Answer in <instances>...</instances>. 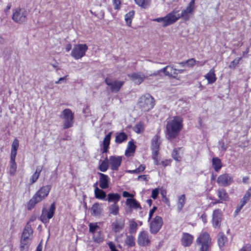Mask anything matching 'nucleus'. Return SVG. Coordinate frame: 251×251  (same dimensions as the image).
Wrapping results in <instances>:
<instances>
[{
  "instance_id": "53",
  "label": "nucleus",
  "mask_w": 251,
  "mask_h": 251,
  "mask_svg": "<svg viewBox=\"0 0 251 251\" xmlns=\"http://www.w3.org/2000/svg\"><path fill=\"white\" fill-rule=\"evenodd\" d=\"M196 60L194 58H191L186 61L187 66L191 67L194 66L196 64Z\"/></svg>"
},
{
  "instance_id": "42",
  "label": "nucleus",
  "mask_w": 251,
  "mask_h": 251,
  "mask_svg": "<svg viewBox=\"0 0 251 251\" xmlns=\"http://www.w3.org/2000/svg\"><path fill=\"white\" fill-rule=\"evenodd\" d=\"M135 150V146L132 141H129L128 143L127 148L125 152V155L126 156H129V153H133L134 152Z\"/></svg>"
},
{
  "instance_id": "33",
  "label": "nucleus",
  "mask_w": 251,
  "mask_h": 251,
  "mask_svg": "<svg viewBox=\"0 0 251 251\" xmlns=\"http://www.w3.org/2000/svg\"><path fill=\"white\" fill-rule=\"evenodd\" d=\"M205 78L209 84L213 83L216 80V75L214 69H211L209 72L205 75Z\"/></svg>"
},
{
  "instance_id": "21",
  "label": "nucleus",
  "mask_w": 251,
  "mask_h": 251,
  "mask_svg": "<svg viewBox=\"0 0 251 251\" xmlns=\"http://www.w3.org/2000/svg\"><path fill=\"white\" fill-rule=\"evenodd\" d=\"M32 240V238H25V237H21L20 246V251H28Z\"/></svg>"
},
{
  "instance_id": "51",
  "label": "nucleus",
  "mask_w": 251,
  "mask_h": 251,
  "mask_svg": "<svg viewBox=\"0 0 251 251\" xmlns=\"http://www.w3.org/2000/svg\"><path fill=\"white\" fill-rule=\"evenodd\" d=\"M134 131L137 133H140L143 130V126L142 124H136L133 128Z\"/></svg>"
},
{
  "instance_id": "48",
  "label": "nucleus",
  "mask_w": 251,
  "mask_h": 251,
  "mask_svg": "<svg viewBox=\"0 0 251 251\" xmlns=\"http://www.w3.org/2000/svg\"><path fill=\"white\" fill-rule=\"evenodd\" d=\"M146 168V166L143 165H141L138 168L133 170H129L127 172L130 174H139L143 172Z\"/></svg>"
},
{
  "instance_id": "2",
  "label": "nucleus",
  "mask_w": 251,
  "mask_h": 251,
  "mask_svg": "<svg viewBox=\"0 0 251 251\" xmlns=\"http://www.w3.org/2000/svg\"><path fill=\"white\" fill-rule=\"evenodd\" d=\"M50 189L51 186L50 185L41 187L29 200L27 205V209L28 210L32 209L36 204L45 199L48 196Z\"/></svg>"
},
{
  "instance_id": "32",
  "label": "nucleus",
  "mask_w": 251,
  "mask_h": 251,
  "mask_svg": "<svg viewBox=\"0 0 251 251\" xmlns=\"http://www.w3.org/2000/svg\"><path fill=\"white\" fill-rule=\"evenodd\" d=\"M186 202V198L184 194L177 197V208L179 212L181 211Z\"/></svg>"
},
{
  "instance_id": "12",
  "label": "nucleus",
  "mask_w": 251,
  "mask_h": 251,
  "mask_svg": "<svg viewBox=\"0 0 251 251\" xmlns=\"http://www.w3.org/2000/svg\"><path fill=\"white\" fill-rule=\"evenodd\" d=\"M105 83L110 87V89L112 93H117L119 91L124 82L118 80H113L106 78L105 80Z\"/></svg>"
},
{
  "instance_id": "13",
  "label": "nucleus",
  "mask_w": 251,
  "mask_h": 251,
  "mask_svg": "<svg viewBox=\"0 0 251 251\" xmlns=\"http://www.w3.org/2000/svg\"><path fill=\"white\" fill-rule=\"evenodd\" d=\"M150 237L147 232L142 231L139 233L137 239L139 245L143 247L147 246L150 244Z\"/></svg>"
},
{
  "instance_id": "23",
  "label": "nucleus",
  "mask_w": 251,
  "mask_h": 251,
  "mask_svg": "<svg viewBox=\"0 0 251 251\" xmlns=\"http://www.w3.org/2000/svg\"><path fill=\"white\" fill-rule=\"evenodd\" d=\"M159 137L157 135L154 136L151 140V148L152 153L158 152L160 146V142L159 141Z\"/></svg>"
},
{
  "instance_id": "50",
  "label": "nucleus",
  "mask_w": 251,
  "mask_h": 251,
  "mask_svg": "<svg viewBox=\"0 0 251 251\" xmlns=\"http://www.w3.org/2000/svg\"><path fill=\"white\" fill-rule=\"evenodd\" d=\"M241 58L239 57L235 59L234 60L231 61L229 65V67L230 69H235L238 64L239 63L240 61L241 60Z\"/></svg>"
},
{
  "instance_id": "64",
  "label": "nucleus",
  "mask_w": 251,
  "mask_h": 251,
  "mask_svg": "<svg viewBox=\"0 0 251 251\" xmlns=\"http://www.w3.org/2000/svg\"><path fill=\"white\" fill-rule=\"evenodd\" d=\"M248 201L243 197L240 201V204L244 206Z\"/></svg>"
},
{
  "instance_id": "35",
  "label": "nucleus",
  "mask_w": 251,
  "mask_h": 251,
  "mask_svg": "<svg viewBox=\"0 0 251 251\" xmlns=\"http://www.w3.org/2000/svg\"><path fill=\"white\" fill-rule=\"evenodd\" d=\"M134 11L131 10L125 15V20L126 22V25L128 26H131L132 21L134 18Z\"/></svg>"
},
{
  "instance_id": "41",
  "label": "nucleus",
  "mask_w": 251,
  "mask_h": 251,
  "mask_svg": "<svg viewBox=\"0 0 251 251\" xmlns=\"http://www.w3.org/2000/svg\"><path fill=\"white\" fill-rule=\"evenodd\" d=\"M119 207L117 204H112L109 207V212L110 214L117 215L119 214Z\"/></svg>"
},
{
  "instance_id": "49",
  "label": "nucleus",
  "mask_w": 251,
  "mask_h": 251,
  "mask_svg": "<svg viewBox=\"0 0 251 251\" xmlns=\"http://www.w3.org/2000/svg\"><path fill=\"white\" fill-rule=\"evenodd\" d=\"M112 133L109 132L107 135L105 136L103 141V146H108L110 144V141L111 139Z\"/></svg>"
},
{
  "instance_id": "46",
  "label": "nucleus",
  "mask_w": 251,
  "mask_h": 251,
  "mask_svg": "<svg viewBox=\"0 0 251 251\" xmlns=\"http://www.w3.org/2000/svg\"><path fill=\"white\" fill-rule=\"evenodd\" d=\"M93 238L94 242L98 243H101L103 241V238L100 231L93 234Z\"/></svg>"
},
{
  "instance_id": "60",
  "label": "nucleus",
  "mask_w": 251,
  "mask_h": 251,
  "mask_svg": "<svg viewBox=\"0 0 251 251\" xmlns=\"http://www.w3.org/2000/svg\"><path fill=\"white\" fill-rule=\"evenodd\" d=\"M210 199L211 200L214 201H213V202H212L211 203V204L212 205H215V204H216L217 203H222L223 202L219 199L218 200H217V199H215L213 198H210Z\"/></svg>"
},
{
  "instance_id": "1",
  "label": "nucleus",
  "mask_w": 251,
  "mask_h": 251,
  "mask_svg": "<svg viewBox=\"0 0 251 251\" xmlns=\"http://www.w3.org/2000/svg\"><path fill=\"white\" fill-rule=\"evenodd\" d=\"M183 119L180 116H175L166 125L167 134L169 139L175 138L183 127Z\"/></svg>"
},
{
  "instance_id": "55",
  "label": "nucleus",
  "mask_w": 251,
  "mask_h": 251,
  "mask_svg": "<svg viewBox=\"0 0 251 251\" xmlns=\"http://www.w3.org/2000/svg\"><path fill=\"white\" fill-rule=\"evenodd\" d=\"M159 194V189L157 188L153 189L151 193V198L155 200L157 198Z\"/></svg>"
},
{
  "instance_id": "57",
  "label": "nucleus",
  "mask_w": 251,
  "mask_h": 251,
  "mask_svg": "<svg viewBox=\"0 0 251 251\" xmlns=\"http://www.w3.org/2000/svg\"><path fill=\"white\" fill-rule=\"evenodd\" d=\"M240 251H251V245L247 244L241 248Z\"/></svg>"
},
{
  "instance_id": "19",
  "label": "nucleus",
  "mask_w": 251,
  "mask_h": 251,
  "mask_svg": "<svg viewBox=\"0 0 251 251\" xmlns=\"http://www.w3.org/2000/svg\"><path fill=\"white\" fill-rule=\"evenodd\" d=\"M193 236L189 233L183 232L181 239V244L184 247H189L193 241Z\"/></svg>"
},
{
  "instance_id": "22",
  "label": "nucleus",
  "mask_w": 251,
  "mask_h": 251,
  "mask_svg": "<svg viewBox=\"0 0 251 251\" xmlns=\"http://www.w3.org/2000/svg\"><path fill=\"white\" fill-rule=\"evenodd\" d=\"M217 241L219 247L221 250L224 249V247L227 244V238L223 232H220L217 236Z\"/></svg>"
},
{
  "instance_id": "58",
  "label": "nucleus",
  "mask_w": 251,
  "mask_h": 251,
  "mask_svg": "<svg viewBox=\"0 0 251 251\" xmlns=\"http://www.w3.org/2000/svg\"><path fill=\"white\" fill-rule=\"evenodd\" d=\"M108 246H109V247L111 251H118L116 249V246H115V244L113 242H110L108 243Z\"/></svg>"
},
{
  "instance_id": "36",
  "label": "nucleus",
  "mask_w": 251,
  "mask_h": 251,
  "mask_svg": "<svg viewBox=\"0 0 251 251\" xmlns=\"http://www.w3.org/2000/svg\"><path fill=\"white\" fill-rule=\"evenodd\" d=\"M19 147V141L17 138L14 139L13 141L11 150V156L16 157L17 154V151Z\"/></svg>"
},
{
  "instance_id": "11",
  "label": "nucleus",
  "mask_w": 251,
  "mask_h": 251,
  "mask_svg": "<svg viewBox=\"0 0 251 251\" xmlns=\"http://www.w3.org/2000/svg\"><path fill=\"white\" fill-rule=\"evenodd\" d=\"M163 220L160 216H156L150 225V231L152 234H156L161 228Z\"/></svg>"
},
{
  "instance_id": "5",
  "label": "nucleus",
  "mask_w": 251,
  "mask_h": 251,
  "mask_svg": "<svg viewBox=\"0 0 251 251\" xmlns=\"http://www.w3.org/2000/svg\"><path fill=\"white\" fill-rule=\"evenodd\" d=\"M180 17V16L178 11H173L165 17L155 18L153 19V21L158 23H162V26L166 27L175 23Z\"/></svg>"
},
{
  "instance_id": "45",
  "label": "nucleus",
  "mask_w": 251,
  "mask_h": 251,
  "mask_svg": "<svg viewBox=\"0 0 251 251\" xmlns=\"http://www.w3.org/2000/svg\"><path fill=\"white\" fill-rule=\"evenodd\" d=\"M108 168V161L107 158H105L100 165L99 169L102 172H106Z\"/></svg>"
},
{
  "instance_id": "27",
  "label": "nucleus",
  "mask_w": 251,
  "mask_h": 251,
  "mask_svg": "<svg viewBox=\"0 0 251 251\" xmlns=\"http://www.w3.org/2000/svg\"><path fill=\"white\" fill-rule=\"evenodd\" d=\"M121 198V195L118 193H109L107 195L106 201L109 202H113V204H117Z\"/></svg>"
},
{
  "instance_id": "6",
  "label": "nucleus",
  "mask_w": 251,
  "mask_h": 251,
  "mask_svg": "<svg viewBox=\"0 0 251 251\" xmlns=\"http://www.w3.org/2000/svg\"><path fill=\"white\" fill-rule=\"evenodd\" d=\"M60 118L64 120L63 128L67 129L73 126L74 123V115L71 109H65L61 113Z\"/></svg>"
},
{
  "instance_id": "15",
  "label": "nucleus",
  "mask_w": 251,
  "mask_h": 251,
  "mask_svg": "<svg viewBox=\"0 0 251 251\" xmlns=\"http://www.w3.org/2000/svg\"><path fill=\"white\" fill-rule=\"evenodd\" d=\"M125 225L124 219H116L111 224L112 230L115 233L119 232L124 228Z\"/></svg>"
},
{
  "instance_id": "43",
  "label": "nucleus",
  "mask_w": 251,
  "mask_h": 251,
  "mask_svg": "<svg viewBox=\"0 0 251 251\" xmlns=\"http://www.w3.org/2000/svg\"><path fill=\"white\" fill-rule=\"evenodd\" d=\"M125 243L128 247H132L134 246L135 243L133 236L132 235L127 236L125 240Z\"/></svg>"
},
{
  "instance_id": "39",
  "label": "nucleus",
  "mask_w": 251,
  "mask_h": 251,
  "mask_svg": "<svg viewBox=\"0 0 251 251\" xmlns=\"http://www.w3.org/2000/svg\"><path fill=\"white\" fill-rule=\"evenodd\" d=\"M16 157L10 156V167L9 169L10 174L13 175L16 172L17 165L15 162Z\"/></svg>"
},
{
  "instance_id": "8",
  "label": "nucleus",
  "mask_w": 251,
  "mask_h": 251,
  "mask_svg": "<svg viewBox=\"0 0 251 251\" xmlns=\"http://www.w3.org/2000/svg\"><path fill=\"white\" fill-rule=\"evenodd\" d=\"M87 50L86 44L75 45L72 50L71 55L75 59H79L85 55Z\"/></svg>"
},
{
  "instance_id": "31",
  "label": "nucleus",
  "mask_w": 251,
  "mask_h": 251,
  "mask_svg": "<svg viewBox=\"0 0 251 251\" xmlns=\"http://www.w3.org/2000/svg\"><path fill=\"white\" fill-rule=\"evenodd\" d=\"M94 193L95 197L96 199L106 201V193L102 190L100 189L98 187H96L95 189Z\"/></svg>"
},
{
  "instance_id": "38",
  "label": "nucleus",
  "mask_w": 251,
  "mask_h": 251,
  "mask_svg": "<svg viewBox=\"0 0 251 251\" xmlns=\"http://www.w3.org/2000/svg\"><path fill=\"white\" fill-rule=\"evenodd\" d=\"M127 139V135L124 132H121L116 136L115 142L118 144H121L122 142L126 141Z\"/></svg>"
},
{
  "instance_id": "54",
  "label": "nucleus",
  "mask_w": 251,
  "mask_h": 251,
  "mask_svg": "<svg viewBox=\"0 0 251 251\" xmlns=\"http://www.w3.org/2000/svg\"><path fill=\"white\" fill-rule=\"evenodd\" d=\"M158 152L152 153V158L154 161V163L156 165H159V160L158 158Z\"/></svg>"
},
{
  "instance_id": "14",
  "label": "nucleus",
  "mask_w": 251,
  "mask_h": 251,
  "mask_svg": "<svg viewBox=\"0 0 251 251\" xmlns=\"http://www.w3.org/2000/svg\"><path fill=\"white\" fill-rule=\"evenodd\" d=\"M195 8V0H192L189 3L186 8L182 11L180 15L184 20H188L189 19L190 15L191 14Z\"/></svg>"
},
{
  "instance_id": "7",
  "label": "nucleus",
  "mask_w": 251,
  "mask_h": 251,
  "mask_svg": "<svg viewBox=\"0 0 251 251\" xmlns=\"http://www.w3.org/2000/svg\"><path fill=\"white\" fill-rule=\"evenodd\" d=\"M27 12L24 8H18L13 12L12 19L17 23L23 24L27 20Z\"/></svg>"
},
{
  "instance_id": "25",
  "label": "nucleus",
  "mask_w": 251,
  "mask_h": 251,
  "mask_svg": "<svg viewBox=\"0 0 251 251\" xmlns=\"http://www.w3.org/2000/svg\"><path fill=\"white\" fill-rule=\"evenodd\" d=\"M183 151V150L182 148H175L172 153L173 158L176 161H180Z\"/></svg>"
},
{
  "instance_id": "47",
  "label": "nucleus",
  "mask_w": 251,
  "mask_h": 251,
  "mask_svg": "<svg viewBox=\"0 0 251 251\" xmlns=\"http://www.w3.org/2000/svg\"><path fill=\"white\" fill-rule=\"evenodd\" d=\"M89 231L90 232L92 233L93 235L96 233L95 231L97 229L99 228V226H98L97 223H90L89 225Z\"/></svg>"
},
{
  "instance_id": "59",
  "label": "nucleus",
  "mask_w": 251,
  "mask_h": 251,
  "mask_svg": "<svg viewBox=\"0 0 251 251\" xmlns=\"http://www.w3.org/2000/svg\"><path fill=\"white\" fill-rule=\"evenodd\" d=\"M251 196V187L248 190V191L246 192V194L244 196V197L245 199H247L248 200H249Z\"/></svg>"
},
{
  "instance_id": "4",
  "label": "nucleus",
  "mask_w": 251,
  "mask_h": 251,
  "mask_svg": "<svg viewBox=\"0 0 251 251\" xmlns=\"http://www.w3.org/2000/svg\"><path fill=\"white\" fill-rule=\"evenodd\" d=\"M196 243L199 247V251H208L211 246V239L209 234L205 232L198 236Z\"/></svg>"
},
{
  "instance_id": "61",
  "label": "nucleus",
  "mask_w": 251,
  "mask_h": 251,
  "mask_svg": "<svg viewBox=\"0 0 251 251\" xmlns=\"http://www.w3.org/2000/svg\"><path fill=\"white\" fill-rule=\"evenodd\" d=\"M123 196L125 198H126V197L132 198L133 197V195L132 194H130L129 192H128L127 191H124L123 192Z\"/></svg>"
},
{
  "instance_id": "62",
  "label": "nucleus",
  "mask_w": 251,
  "mask_h": 251,
  "mask_svg": "<svg viewBox=\"0 0 251 251\" xmlns=\"http://www.w3.org/2000/svg\"><path fill=\"white\" fill-rule=\"evenodd\" d=\"M170 163H171V161L170 160H166L164 161H162L161 162V164L164 167H166L168 165H170Z\"/></svg>"
},
{
  "instance_id": "40",
  "label": "nucleus",
  "mask_w": 251,
  "mask_h": 251,
  "mask_svg": "<svg viewBox=\"0 0 251 251\" xmlns=\"http://www.w3.org/2000/svg\"><path fill=\"white\" fill-rule=\"evenodd\" d=\"M134 1L138 6L143 8H147L150 6L151 0H134Z\"/></svg>"
},
{
  "instance_id": "17",
  "label": "nucleus",
  "mask_w": 251,
  "mask_h": 251,
  "mask_svg": "<svg viewBox=\"0 0 251 251\" xmlns=\"http://www.w3.org/2000/svg\"><path fill=\"white\" fill-rule=\"evenodd\" d=\"M222 213L220 209H217L213 212L212 224L213 226L216 228L220 226Z\"/></svg>"
},
{
  "instance_id": "3",
  "label": "nucleus",
  "mask_w": 251,
  "mask_h": 251,
  "mask_svg": "<svg viewBox=\"0 0 251 251\" xmlns=\"http://www.w3.org/2000/svg\"><path fill=\"white\" fill-rule=\"evenodd\" d=\"M155 101L154 98L149 94L142 95L138 100L137 105L143 112H148L154 107Z\"/></svg>"
},
{
  "instance_id": "34",
  "label": "nucleus",
  "mask_w": 251,
  "mask_h": 251,
  "mask_svg": "<svg viewBox=\"0 0 251 251\" xmlns=\"http://www.w3.org/2000/svg\"><path fill=\"white\" fill-rule=\"evenodd\" d=\"M212 166L214 170L218 172L222 168L221 160L218 157H213L212 160Z\"/></svg>"
},
{
  "instance_id": "24",
  "label": "nucleus",
  "mask_w": 251,
  "mask_h": 251,
  "mask_svg": "<svg viewBox=\"0 0 251 251\" xmlns=\"http://www.w3.org/2000/svg\"><path fill=\"white\" fill-rule=\"evenodd\" d=\"M102 211V205L98 202L93 204L91 209V214L94 216H99Z\"/></svg>"
},
{
  "instance_id": "37",
  "label": "nucleus",
  "mask_w": 251,
  "mask_h": 251,
  "mask_svg": "<svg viewBox=\"0 0 251 251\" xmlns=\"http://www.w3.org/2000/svg\"><path fill=\"white\" fill-rule=\"evenodd\" d=\"M129 233H135L137 230L138 225L134 219H130L129 221Z\"/></svg>"
},
{
  "instance_id": "63",
  "label": "nucleus",
  "mask_w": 251,
  "mask_h": 251,
  "mask_svg": "<svg viewBox=\"0 0 251 251\" xmlns=\"http://www.w3.org/2000/svg\"><path fill=\"white\" fill-rule=\"evenodd\" d=\"M243 206H242V205L240 204L239 205H238L237 207H236V209L235 211V215H237L240 211L242 209V208H243Z\"/></svg>"
},
{
  "instance_id": "9",
  "label": "nucleus",
  "mask_w": 251,
  "mask_h": 251,
  "mask_svg": "<svg viewBox=\"0 0 251 251\" xmlns=\"http://www.w3.org/2000/svg\"><path fill=\"white\" fill-rule=\"evenodd\" d=\"M55 210V204L53 202L49 210L46 208H43L42 210V214L40 216V219L44 223L49 222L50 219L52 218L54 215Z\"/></svg>"
},
{
  "instance_id": "16",
  "label": "nucleus",
  "mask_w": 251,
  "mask_h": 251,
  "mask_svg": "<svg viewBox=\"0 0 251 251\" xmlns=\"http://www.w3.org/2000/svg\"><path fill=\"white\" fill-rule=\"evenodd\" d=\"M121 156H111L109 157V161L112 170L117 171L122 163Z\"/></svg>"
},
{
  "instance_id": "10",
  "label": "nucleus",
  "mask_w": 251,
  "mask_h": 251,
  "mask_svg": "<svg viewBox=\"0 0 251 251\" xmlns=\"http://www.w3.org/2000/svg\"><path fill=\"white\" fill-rule=\"evenodd\" d=\"M233 182V177L229 174H223L220 175L217 179V183L221 186H229Z\"/></svg>"
},
{
  "instance_id": "28",
  "label": "nucleus",
  "mask_w": 251,
  "mask_h": 251,
  "mask_svg": "<svg viewBox=\"0 0 251 251\" xmlns=\"http://www.w3.org/2000/svg\"><path fill=\"white\" fill-rule=\"evenodd\" d=\"M126 204L130 208L141 209L140 203L134 199L127 198L126 200Z\"/></svg>"
},
{
  "instance_id": "20",
  "label": "nucleus",
  "mask_w": 251,
  "mask_h": 251,
  "mask_svg": "<svg viewBox=\"0 0 251 251\" xmlns=\"http://www.w3.org/2000/svg\"><path fill=\"white\" fill-rule=\"evenodd\" d=\"M128 76L136 84H141L145 78V75L143 74L140 73H135L130 75H128Z\"/></svg>"
},
{
  "instance_id": "26",
  "label": "nucleus",
  "mask_w": 251,
  "mask_h": 251,
  "mask_svg": "<svg viewBox=\"0 0 251 251\" xmlns=\"http://www.w3.org/2000/svg\"><path fill=\"white\" fill-rule=\"evenodd\" d=\"M33 230L31 226L27 223L23 231L21 237L25 238H32V239Z\"/></svg>"
},
{
  "instance_id": "56",
  "label": "nucleus",
  "mask_w": 251,
  "mask_h": 251,
  "mask_svg": "<svg viewBox=\"0 0 251 251\" xmlns=\"http://www.w3.org/2000/svg\"><path fill=\"white\" fill-rule=\"evenodd\" d=\"M156 209H157V207L156 206H153L152 207V208L150 211L149 215V219H148V221H150L151 219V217H152L153 213H154V212L156 210Z\"/></svg>"
},
{
  "instance_id": "30",
  "label": "nucleus",
  "mask_w": 251,
  "mask_h": 251,
  "mask_svg": "<svg viewBox=\"0 0 251 251\" xmlns=\"http://www.w3.org/2000/svg\"><path fill=\"white\" fill-rule=\"evenodd\" d=\"M217 196L219 199L223 202L227 201L228 200V195L224 188H219L217 190Z\"/></svg>"
},
{
  "instance_id": "44",
  "label": "nucleus",
  "mask_w": 251,
  "mask_h": 251,
  "mask_svg": "<svg viewBox=\"0 0 251 251\" xmlns=\"http://www.w3.org/2000/svg\"><path fill=\"white\" fill-rule=\"evenodd\" d=\"M160 71L163 72L166 75L170 76H172V73L174 71V69L171 66H167Z\"/></svg>"
},
{
  "instance_id": "52",
  "label": "nucleus",
  "mask_w": 251,
  "mask_h": 251,
  "mask_svg": "<svg viewBox=\"0 0 251 251\" xmlns=\"http://www.w3.org/2000/svg\"><path fill=\"white\" fill-rule=\"evenodd\" d=\"M122 0H113L114 8L115 10H119L121 7Z\"/></svg>"
},
{
  "instance_id": "18",
  "label": "nucleus",
  "mask_w": 251,
  "mask_h": 251,
  "mask_svg": "<svg viewBox=\"0 0 251 251\" xmlns=\"http://www.w3.org/2000/svg\"><path fill=\"white\" fill-rule=\"evenodd\" d=\"M99 175L100 176V187L103 189L108 188L109 187V183L110 181V178L108 176L101 173H99Z\"/></svg>"
},
{
  "instance_id": "29",
  "label": "nucleus",
  "mask_w": 251,
  "mask_h": 251,
  "mask_svg": "<svg viewBox=\"0 0 251 251\" xmlns=\"http://www.w3.org/2000/svg\"><path fill=\"white\" fill-rule=\"evenodd\" d=\"M42 168H43L42 166H38L36 167V171H35V173L32 175V176H31V177L29 179V182H30V184H33L37 180V179H38V178L40 176V175L42 171Z\"/></svg>"
}]
</instances>
